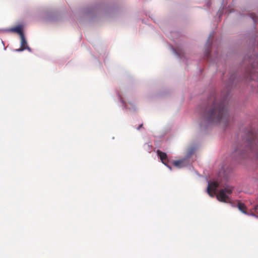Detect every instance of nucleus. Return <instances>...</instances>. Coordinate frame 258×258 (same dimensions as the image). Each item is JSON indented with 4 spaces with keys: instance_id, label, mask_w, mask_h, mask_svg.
Masks as SVG:
<instances>
[{
    "instance_id": "13",
    "label": "nucleus",
    "mask_w": 258,
    "mask_h": 258,
    "mask_svg": "<svg viewBox=\"0 0 258 258\" xmlns=\"http://www.w3.org/2000/svg\"><path fill=\"white\" fill-rule=\"evenodd\" d=\"M252 216H254L255 217H257L256 216H255L254 214H251Z\"/></svg>"
},
{
    "instance_id": "11",
    "label": "nucleus",
    "mask_w": 258,
    "mask_h": 258,
    "mask_svg": "<svg viewBox=\"0 0 258 258\" xmlns=\"http://www.w3.org/2000/svg\"><path fill=\"white\" fill-rule=\"evenodd\" d=\"M142 126H143V124H140V125L138 126V127L137 128V129H138V130H139L141 128H142Z\"/></svg>"
},
{
    "instance_id": "2",
    "label": "nucleus",
    "mask_w": 258,
    "mask_h": 258,
    "mask_svg": "<svg viewBox=\"0 0 258 258\" xmlns=\"http://www.w3.org/2000/svg\"><path fill=\"white\" fill-rule=\"evenodd\" d=\"M245 134L246 139L244 144L246 145L244 147H243V145L239 143H236L232 145L234 154L238 155L239 157L244 158L245 150L243 148L246 147L254 157L258 159V134L254 129L250 128L245 131Z\"/></svg>"
},
{
    "instance_id": "8",
    "label": "nucleus",
    "mask_w": 258,
    "mask_h": 258,
    "mask_svg": "<svg viewBox=\"0 0 258 258\" xmlns=\"http://www.w3.org/2000/svg\"><path fill=\"white\" fill-rule=\"evenodd\" d=\"M249 80H254L258 82V73L250 72L247 77Z\"/></svg>"
},
{
    "instance_id": "4",
    "label": "nucleus",
    "mask_w": 258,
    "mask_h": 258,
    "mask_svg": "<svg viewBox=\"0 0 258 258\" xmlns=\"http://www.w3.org/2000/svg\"><path fill=\"white\" fill-rule=\"evenodd\" d=\"M219 184L217 182H211L209 183L207 187V191L211 197H213L216 194V191Z\"/></svg>"
},
{
    "instance_id": "7",
    "label": "nucleus",
    "mask_w": 258,
    "mask_h": 258,
    "mask_svg": "<svg viewBox=\"0 0 258 258\" xmlns=\"http://www.w3.org/2000/svg\"><path fill=\"white\" fill-rule=\"evenodd\" d=\"M10 31L19 34L20 36L23 35L22 27L20 26H17L14 28H11Z\"/></svg>"
},
{
    "instance_id": "3",
    "label": "nucleus",
    "mask_w": 258,
    "mask_h": 258,
    "mask_svg": "<svg viewBox=\"0 0 258 258\" xmlns=\"http://www.w3.org/2000/svg\"><path fill=\"white\" fill-rule=\"evenodd\" d=\"M233 188L231 186H226L224 188L220 190L216 197L218 200L222 202H227L230 198L229 195L231 194Z\"/></svg>"
},
{
    "instance_id": "9",
    "label": "nucleus",
    "mask_w": 258,
    "mask_h": 258,
    "mask_svg": "<svg viewBox=\"0 0 258 258\" xmlns=\"http://www.w3.org/2000/svg\"><path fill=\"white\" fill-rule=\"evenodd\" d=\"M238 209L241 211L244 214H246V211H245V210L246 209V207L244 205V204L242 203H240L239 202L238 203Z\"/></svg>"
},
{
    "instance_id": "12",
    "label": "nucleus",
    "mask_w": 258,
    "mask_h": 258,
    "mask_svg": "<svg viewBox=\"0 0 258 258\" xmlns=\"http://www.w3.org/2000/svg\"><path fill=\"white\" fill-rule=\"evenodd\" d=\"M252 19L253 20V22L255 23L256 22V19L255 18V17H252Z\"/></svg>"
},
{
    "instance_id": "10",
    "label": "nucleus",
    "mask_w": 258,
    "mask_h": 258,
    "mask_svg": "<svg viewBox=\"0 0 258 258\" xmlns=\"http://www.w3.org/2000/svg\"><path fill=\"white\" fill-rule=\"evenodd\" d=\"M182 161L176 160V161H174L173 162V165L176 167L180 168V167H181V164H182Z\"/></svg>"
},
{
    "instance_id": "1",
    "label": "nucleus",
    "mask_w": 258,
    "mask_h": 258,
    "mask_svg": "<svg viewBox=\"0 0 258 258\" xmlns=\"http://www.w3.org/2000/svg\"><path fill=\"white\" fill-rule=\"evenodd\" d=\"M212 104L207 107L203 113L204 118L210 123L226 122L228 114L226 106V98L218 102L214 96L209 99Z\"/></svg>"
},
{
    "instance_id": "6",
    "label": "nucleus",
    "mask_w": 258,
    "mask_h": 258,
    "mask_svg": "<svg viewBox=\"0 0 258 258\" xmlns=\"http://www.w3.org/2000/svg\"><path fill=\"white\" fill-rule=\"evenodd\" d=\"M157 153L158 156L159 157L160 160H161L162 162L165 164L166 165V162H168V159L167 158V154L163 152L160 150H157Z\"/></svg>"
},
{
    "instance_id": "5",
    "label": "nucleus",
    "mask_w": 258,
    "mask_h": 258,
    "mask_svg": "<svg viewBox=\"0 0 258 258\" xmlns=\"http://www.w3.org/2000/svg\"><path fill=\"white\" fill-rule=\"evenodd\" d=\"M21 37V47L20 48L16 50V51H21L25 49L30 50V48L27 46V41L25 38L24 35H22Z\"/></svg>"
},
{
    "instance_id": "14",
    "label": "nucleus",
    "mask_w": 258,
    "mask_h": 258,
    "mask_svg": "<svg viewBox=\"0 0 258 258\" xmlns=\"http://www.w3.org/2000/svg\"><path fill=\"white\" fill-rule=\"evenodd\" d=\"M168 167H169V169H170V170L171 169V167H170V166H168Z\"/></svg>"
}]
</instances>
